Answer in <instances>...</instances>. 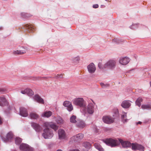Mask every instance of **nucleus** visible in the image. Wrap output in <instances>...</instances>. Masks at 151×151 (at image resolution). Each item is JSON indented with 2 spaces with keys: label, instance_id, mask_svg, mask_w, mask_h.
<instances>
[{
  "label": "nucleus",
  "instance_id": "obj_39",
  "mask_svg": "<svg viewBox=\"0 0 151 151\" xmlns=\"http://www.w3.org/2000/svg\"><path fill=\"white\" fill-rule=\"evenodd\" d=\"M99 7V5L98 4H95L93 5V7L94 8H98Z\"/></svg>",
  "mask_w": 151,
  "mask_h": 151
},
{
  "label": "nucleus",
  "instance_id": "obj_35",
  "mask_svg": "<svg viewBox=\"0 0 151 151\" xmlns=\"http://www.w3.org/2000/svg\"><path fill=\"white\" fill-rule=\"evenodd\" d=\"M51 123V122H45L43 123V126L44 127H46V128H48V127H50V125Z\"/></svg>",
  "mask_w": 151,
  "mask_h": 151
},
{
  "label": "nucleus",
  "instance_id": "obj_31",
  "mask_svg": "<svg viewBox=\"0 0 151 151\" xmlns=\"http://www.w3.org/2000/svg\"><path fill=\"white\" fill-rule=\"evenodd\" d=\"M30 118L32 119H36L38 117V115L34 113H31L30 114Z\"/></svg>",
  "mask_w": 151,
  "mask_h": 151
},
{
  "label": "nucleus",
  "instance_id": "obj_34",
  "mask_svg": "<svg viewBox=\"0 0 151 151\" xmlns=\"http://www.w3.org/2000/svg\"><path fill=\"white\" fill-rule=\"evenodd\" d=\"M72 60L73 63H75L78 62L80 60V58L79 57L77 56L76 57L73 58Z\"/></svg>",
  "mask_w": 151,
  "mask_h": 151
},
{
  "label": "nucleus",
  "instance_id": "obj_12",
  "mask_svg": "<svg viewBox=\"0 0 151 151\" xmlns=\"http://www.w3.org/2000/svg\"><path fill=\"white\" fill-rule=\"evenodd\" d=\"M19 115L21 116L25 117L28 115V112L27 109L23 107H21L19 108Z\"/></svg>",
  "mask_w": 151,
  "mask_h": 151
},
{
  "label": "nucleus",
  "instance_id": "obj_37",
  "mask_svg": "<svg viewBox=\"0 0 151 151\" xmlns=\"http://www.w3.org/2000/svg\"><path fill=\"white\" fill-rule=\"evenodd\" d=\"M27 29H28V30L29 31V32H32L34 30V28H33L31 26L28 25H27Z\"/></svg>",
  "mask_w": 151,
  "mask_h": 151
},
{
  "label": "nucleus",
  "instance_id": "obj_18",
  "mask_svg": "<svg viewBox=\"0 0 151 151\" xmlns=\"http://www.w3.org/2000/svg\"><path fill=\"white\" fill-rule=\"evenodd\" d=\"M88 72L91 73H94L96 70V67L94 64L92 63L88 65L87 67Z\"/></svg>",
  "mask_w": 151,
  "mask_h": 151
},
{
  "label": "nucleus",
  "instance_id": "obj_33",
  "mask_svg": "<svg viewBox=\"0 0 151 151\" xmlns=\"http://www.w3.org/2000/svg\"><path fill=\"white\" fill-rule=\"evenodd\" d=\"M141 108L143 109H149L151 108V105L149 104H143L141 106Z\"/></svg>",
  "mask_w": 151,
  "mask_h": 151
},
{
  "label": "nucleus",
  "instance_id": "obj_41",
  "mask_svg": "<svg viewBox=\"0 0 151 151\" xmlns=\"http://www.w3.org/2000/svg\"><path fill=\"white\" fill-rule=\"evenodd\" d=\"M77 139L76 138L75 139H72V137L71 138V140L72 141H74V142H78V140H76Z\"/></svg>",
  "mask_w": 151,
  "mask_h": 151
},
{
  "label": "nucleus",
  "instance_id": "obj_49",
  "mask_svg": "<svg viewBox=\"0 0 151 151\" xmlns=\"http://www.w3.org/2000/svg\"><path fill=\"white\" fill-rule=\"evenodd\" d=\"M56 151H62L61 150L58 149Z\"/></svg>",
  "mask_w": 151,
  "mask_h": 151
},
{
  "label": "nucleus",
  "instance_id": "obj_5",
  "mask_svg": "<svg viewBox=\"0 0 151 151\" xmlns=\"http://www.w3.org/2000/svg\"><path fill=\"white\" fill-rule=\"evenodd\" d=\"M116 62L114 60H110L107 61L104 64V67L106 68L113 69L116 67Z\"/></svg>",
  "mask_w": 151,
  "mask_h": 151
},
{
  "label": "nucleus",
  "instance_id": "obj_22",
  "mask_svg": "<svg viewBox=\"0 0 151 151\" xmlns=\"http://www.w3.org/2000/svg\"><path fill=\"white\" fill-rule=\"evenodd\" d=\"M83 137V135L82 134H78L72 137V139H75L76 138L77 139L76 140L79 141Z\"/></svg>",
  "mask_w": 151,
  "mask_h": 151
},
{
  "label": "nucleus",
  "instance_id": "obj_46",
  "mask_svg": "<svg viewBox=\"0 0 151 151\" xmlns=\"http://www.w3.org/2000/svg\"><path fill=\"white\" fill-rule=\"evenodd\" d=\"M63 76L62 75H59V76H58V77H57V78H62Z\"/></svg>",
  "mask_w": 151,
  "mask_h": 151
},
{
  "label": "nucleus",
  "instance_id": "obj_28",
  "mask_svg": "<svg viewBox=\"0 0 151 151\" xmlns=\"http://www.w3.org/2000/svg\"><path fill=\"white\" fill-rule=\"evenodd\" d=\"M50 127L55 131H56L58 129V127L54 122H51V123L50 125Z\"/></svg>",
  "mask_w": 151,
  "mask_h": 151
},
{
  "label": "nucleus",
  "instance_id": "obj_50",
  "mask_svg": "<svg viewBox=\"0 0 151 151\" xmlns=\"http://www.w3.org/2000/svg\"><path fill=\"white\" fill-rule=\"evenodd\" d=\"M1 91V89H0V93Z\"/></svg>",
  "mask_w": 151,
  "mask_h": 151
},
{
  "label": "nucleus",
  "instance_id": "obj_27",
  "mask_svg": "<svg viewBox=\"0 0 151 151\" xmlns=\"http://www.w3.org/2000/svg\"><path fill=\"white\" fill-rule=\"evenodd\" d=\"M83 146L87 149H89L91 147V145L90 143L87 142H86L83 143Z\"/></svg>",
  "mask_w": 151,
  "mask_h": 151
},
{
  "label": "nucleus",
  "instance_id": "obj_45",
  "mask_svg": "<svg viewBox=\"0 0 151 151\" xmlns=\"http://www.w3.org/2000/svg\"><path fill=\"white\" fill-rule=\"evenodd\" d=\"M142 122H141L139 121L137 122L136 124H142Z\"/></svg>",
  "mask_w": 151,
  "mask_h": 151
},
{
  "label": "nucleus",
  "instance_id": "obj_20",
  "mask_svg": "<svg viewBox=\"0 0 151 151\" xmlns=\"http://www.w3.org/2000/svg\"><path fill=\"white\" fill-rule=\"evenodd\" d=\"M34 99L35 101L39 103L42 104H43L44 103L43 99L38 95H35Z\"/></svg>",
  "mask_w": 151,
  "mask_h": 151
},
{
  "label": "nucleus",
  "instance_id": "obj_14",
  "mask_svg": "<svg viewBox=\"0 0 151 151\" xmlns=\"http://www.w3.org/2000/svg\"><path fill=\"white\" fill-rule=\"evenodd\" d=\"M63 106L67 108V109L69 111H70L73 109V107L71 103L69 101H66L63 103Z\"/></svg>",
  "mask_w": 151,
  "mask_h": 151
},
{
  "label": "nucleus",
  "instance_id": "obj_24",
  "mask_svg": "<svg viewBox=\"0 0 151 151\" xmlns=\"http://www.w3.org/2000/svg\"><path fill=\"white\" fill-rule=\"evenodd\" d=\"M127 113L125 112H123L121 115V118L123 123H126L127 122L128 119H127Z\"/></svg>",
  "mask_w": 151,
  "mask_h": 151
},
{
  "label": "nucleus",
  "instance_id": "obj_1",
  "mask_svg": "<svg viewBox=\"0 0 151 151\" xmlns=\"http://www.w3.org/2000/svg\"><path fill=\"white\" fill-rule=\"evenodd\" d=\"M105 143L111 147H114L118 146L121 143L123 148H127L132 147V144L127 141H124L121 139L118 140L112 139H107L105 141Z\"/></svg>",
  "mask_w": 151,
  "mask_h": 151
},
{
  "label": "nucleus",
  "instance_id": "obj_42",
  "mask_svg": "<svg viewBox=\"0 0 151 151\" xmlns=\"http://www.w3.org/2000/svg\"><path fill=\"white\" fill-rule=\"evenodd\" d=\"M10 139L11 138H12L13 137V134L11 132H10Z\"/></svg>",
  "mask_w": 151,
  "mask_h": 151
},
{
  "label": "nucleus",
  "instance_id": "obj_4",
  "mask_svg": "<svg viewBox=\"0 0 151 151\" xmlns=\"http://www.w3.org/2000/svg\"><path fill=\"white\" fill-rule=\"evenodd\" d=\"M42 135L45 139H49L53 137V134L49 128H46L43 130V132L42 133Z\"/></svg>",
  "mask_w": 151,
  "mask_h": 151
},
{
  "label": "nucleus",
  "instance_id": "obj_15",
  "mask_svg": "<svg viewBox=\"0 0 151 151\" xmlns=\"http://www.w3.org/2000/svg\"><path fill=\"white\" fill-rule=\"evenodd\" d=\"M21 92L23 94H27L29 96H31L34 94L33 91L31 89L28 88L22 91Z\"/></svg>",
  "mask_w": 151,
  "mask_h": 151
},
{
  "label": "nucleus",
  "instance_id": "obj_21",
  "mask_svg": "<svg viewBox=\"0 0 151 151\" xmlns=\"http://www.w3.org/2000/svg\"><path fill=\"white\" fill-rule=\"evenodd\" d=\"M77 126L80 128H83L86 126V124L83 121L81 120L78 121L76 123Z\"/></svg>",
  "mask_w": 151,
  "mask_h": 151
},
{
  "label": "nucleus",
  "instance_id": "obj_8",
  "mask_svg": "<svg viewBox=\"0 0 151 151\" xmlns=\"http://www.w3.org/2000/svg\"><path fill=\"white\" fill-rule=\"evenodd\" d=\"M93 103H89L87 108L88 113L90 114H92L94 111V102L92 100Z\"/></svg>",
  "mask_w": 151,
  "mask_h": 151
},
{
  "label": "nucleus",
  "instance_id": "obj_43",
  "mask_svg": "<svg viewBox=\"0 0 151 151\" xmlns=\"http://www.w3.org/2000/svg\"><path fill=\"white\" fill-rule=\"evenodd\" d=\"M20 14L21 16L24 17L25 15V13L24 12H22Z\"/></svg>",
  "mask_w": 151,
  "mask_h": 151
},
{
  "label": "nucleus",
  "instance_id": "obj_6",
  "mask_svg": "<svg viewBox=\"0 0 151 151\" xmlns=\"http://www.w3.org/2000/svg\"><path fill=\"white\" fill-rule=\"evenodd\" d=\"M132 149L134 151L139 150V151H144L145 148L142 145L135 143H132Z\"/></svg>",
  "mask_w": 151,
  "mask_h": 151
},
{
  "label": "nucleus",
  "instance_id": "obj_19",
  "mask_svg": "<svg viewBox=\"0 0 151 151\" xmlns=\"http://www.w3.org/2000/svg\"><path fill=\"white\" fill-rule=\"evenodd\" d=\"M26 51V49L24 47H22L19 50L14 51L13 52V53L15 54L21 55L25 53Z\"/></svg>",
  "mask_w": 151,
  "mask_h": 151
},
{
  "label": "nucleus",
  "instance_id": "obj_13",
  "mask_svg": "<svg viewBox=\"0 0 151 151\" xmlns=\"http://www.w3.org/2000/svg\"><path fill=\"white\" fill-rule=\"evenodd\" d=\"M31 125L37 132H40L42 130V127L38 124L32 122L31 123Z\"/></svg>",
  "mask_w": 151,
  "mask_h": 151
},
{
  "label": "nucleus",
  "instance_id": "obj_10",
  "mask_svg": "<svg viewBox=\"0 0 151 151\" xmlns=\"http://www.w3.org/2000/svg\"><path fill=\"white\" fill-rule=\"evenodd\" d=\"M102 120L104 123L107 124H110L114 122V119L109 116H103Z\"/></svg>",
  "mask_w": 151,
  "mask_h": 151
},
{
  "label": "nucleus",
  "instance_id": "obj_30",
  "mask_svg": "<svg viewBox=\"0 0 151 151\" xmlns=\"http://www.w3.org/2000/svg\"><path fill=\"white\" fill-rule=\"evenodd\" d=\"M142 101V99L141 98L139 97L135 101V104L136 105L139 107H140L141 105V103Z\"/></svg>",
  "mask_w": 151,
  "mask_h": 151
},
{
  "label": "nucleus",
  "instance_id": "obj_36",
  "mask_svg": "<svg viewBox=\"0 0 151 151\" xmlns=\"http://www.w3.org/2000/svg\"><path fill=\"white\" fill-rule=\"evenodd\" d=\"M100 84L101 86L103 88H105L107 87H108L109 86V84L107 83H100Z\"/></svg>",
  "mask_w": 151,
  "mask_h": 151
},
{
  "label": "nucleus",
  "instance_id": "obj_47",
  "mask_svg": "<svg viewBox=\"0 0 151 151\" xmlns=\"http://www.w3.org/2000/svg\"><path fill=\"white\" fill-rule=\"evenodd\" d=\"M101 7L104 8L105 7V6L104 5H101Z\"/></svg>",
  "mask_w": 151,
  "mask_h": 151
},
{
  "label": "nucleus",
  "instance_id": "obj_44",
  "mask_svg": "<svg viewBox=\"0 0 151 151\" xmlns=\"http://www.w3.org/2000/svg\"><path fill=\"white\" fill-rule=\"evenodd\" d=\"M114 42H116V43H118L119 42H118V39H114Z\"/></svg>",
  "mask_w": 151,
  "mask_h": 151
},
{
  "label": "nucleus",
  "instance_id": "obj_2",
  "mask_svg": "<svg viewBox=\"0 0 151 151\" xmlns=\"http://www.w3.org/2000/svg\"><path fill=\"white\" fill-rule=\"evenodd\" d=\"M0 106L4 107V112L5 115L8 116L9 114V102L5 97L0 96Z\"/></svg>",
  "mask_w": 151,
  "mask_h": 151
},
{
  "label": "nucleus",
  "instance_id": "obj_48",
  "mask_svg": "<svg viewBox=\"0 0 151 151\" xmlns=\"http://www.w3.org/2000/svg\"><path fill=\"white\" fill-rule=\"evenodd\" d=\"M70 151H79L78 150H71Z\"/></svg>",
  "mask_w": 151,
  "mask_h": 151
},
{
  "label": "nucleus",
  "instance_id": "obj_16",
  "mask_svg": "<svg viewBox=\"0 0 151 151\" xmlns=\"http://www.w3.org/2000/svg\"><path fill=\"white\" fill-rule=\"evenodd\" d=\"M52 119L58 124H62L64 122V121L62 118L60 116L56 117L52 116Z\"/></svg>",
  "mask_w": 151,
  "mask_h": 151
},
{
  "label": "nucleus",
  "instance_id": "obj_3",
  "mask_svg": "<svg viewBox=\"0 0 151 151\" xmlns=\"http://www.w3.org/2000/svg\"><path fill=\"white\" fill-rule=\"evenodd\" d=\"M73 103L82 107H85L86 106V101L82 98L79 97L74 99L73 101Z\"/></svg>",
  "mask_w": 151,
  "mask_h": 151
},
{
  "label": "nucleus",
  "instance_id": "obj_11",
  "mask_svg": "<svg viewBox=\"0 0 151 151\" xmlns=\"http://www.w3.org/2000/svg\"><path fill=\"white\" fill-rule=\"evenodd\" d=\"M130 61L128 57H121L119 60V63L122 65H125L127 64Z\"/></svg>",
  "mask_w": 151,
  "mask_h": 151
},
{
  "label": "nucleus",
  "instance_id": "obj_23",
  "mask_svg": "<svg viewBox=\"0 0 151 151\" xmlns=\"http://www.w3.org/2000/svg\"><path fill=\"white\" fill-rule=\"evenodd\" d=\"M9 132L7 133L4 137H2L3 141L5 142H7L9 141Z\"/></svg>",
  "mask_w": 151,
  "mask_h": 151
},
{
  "label": "nucleus",
  "instance_id": "obj_9",
  "mask_svg": "<svg viewBox=\"0 0 151 151\" xmlns=\"http://www.w3.org/2000/svg\"><path fill=\"white\" fill-rule=\"evenodd\" d=\"M58 137L60 139H65L67 138V135L65 131L62 129H59L58 132Z\"/></svg>",
  "mask_w": 151,
  "mask_h": 151
},
{
  "label": "nucleus",
  "instance_id": "obj_29",
  "mask_svg": "<svg viewBox=\"0 0 151 151\" xmlns=\"http://www.w3.org/2000/svg\"><path fill=\"white\" fill-rule=\"evenodd\" d=\"M95 147L99 151H103L104 149L98 143H96L94 144Z\"/></svg>",
  "mask_w": 151,
  "mask_h": 151
},
{
  "label": "nucleus",
  "instance_id": "obj_7",
  "mask_svg": "<svg viewBox=\"0 0 151 151\" xmlns=\"http://www.w3.org/2000/svg\"><path fill=\"white\" fill-rule=\"evenodd\" d=\"M20 150L22 151H33V149L28 145L22 143L19 146Z\"/></svg>",
  "mask_w": 151,
  "mask_h": 151
},
{
  "label": "nucleus",
  "instance_id": "obj_25",
  "mask_svg": "<svg viewBox=\"0 0 151 151\" xmlns=\"http://www.w3.org/2000/svg\"><path fill=\"white\" fill-rule=\"evenodd\" d=\"M52 114V113L51 111H48L45 112L42 114V116L44 117H49L51 116Z\"/></svg>",
  "mask_w": 151,
  "mask_h": 151
},
{
  "label": "nucleus",
  "instance_id": "obj_26",
  "mask_svg": "<svg viewBox=\"0 0 151 151\" xmlns=\"http://www.w3.org/2000/svg\"><path fill=\"white\" fill-rule=\"evenodd\" d=\"M70 120V122L73 123H75L77 121L76 116L74 115H73L71 116Z\"/></svg>",
  "mask_w": 151,
  "mask_h": 151
},
{
  "label": "nucleus",
  "instance_id": "obj_32",
  "mask_svg": "<svg viewBox=\"0 0 151 151\" xmlns=\"http://www.w3.org/2000/svg\"><path fill=\"white\" fill-rule=\"evenodd\" d=\"M22 142V139L18 137H16L15 138V142L16 145H19Z\"/></svg>",
  "mask_w": 151,
  "mask_h": 151
},
{
  "label": "nucleus",
  "instance_id": "obj_38",
  "mask_svg": "<svg viewBox=\"0 0 151 151\" xmlns=\"http://www.w3.org/2000/svg\"><path fill=\"white\" fill-rule=\"evenodd\" d=\"M138 27V24H133L132 25L130 26V28L131 29H134Z\"/></svg>",
  "mask_w": 151,
  "mask_h": 151
},
{
  "label": "nucleus",
  "instance_id": "obj_40",
  "mask_svg": "<svg viewBox=\"0 0 151 151\" xmlns=\"http://www.w3.org/2000/svg\"><path fill=\"white\" fill-rule=\"evenodd\" d=\"M114 112L115 113V114L117 115H118L119 114V112L118 110L117 109H115V111H114Z\"/></svg>",
  "mask_w": 151,
  "mask_h": 151
},
{
  "label": "nucleus",
  "instance_id": "obj_17",
  "mask_svg": "<svg viewBox=\"0 0 151 151\" xmlns=\"http://www.w3.org/2000/svg\"><path fill=\"white\" fill-rule=\"evenodd\" d=\"M131 101H124L122 102L121 105L123 108H127L130 106L131 105Z\"/></svg>",
  "mask_w": 151,
  "mask_h": 151
}]
</instances>
